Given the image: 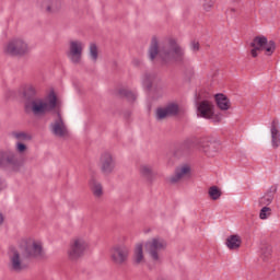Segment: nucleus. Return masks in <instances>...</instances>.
Instances as JSON below:
<instances>
[{
	"instance_id": "nucleus-38",
	"label": "nucleus",
	"mask_w": 280,
	"mask_h": 280,
	"mask_svg": "<svg viewBox=\"0 0 280 280\" xmlns=\"http://www.w3.org/2000/svg\"><path fill=\"white\" fill-rule=\"evenodd\" d=\"M190 48L192 51H200V43L196 39L190 42Z\"/></svg>"
},
{
	"instance_id": "nucleus-35",
	"label": "nucleus",
	"mask_w": 280,
	"mask_h": 280,
	"mask_svg": "<svg viewBox=\"0 0 280 280\" xmlns=\"http://www.w3.org/2000/svg\"><path fill=\"white\" fill-rule=\"evenodd\" d=\"M90 58L93 60V62H97L98 52H97V45L95 44L90 45Z\"/></svg>"
},
{
	"instance_id": "nucleus-21",
	"label": "nucleus",
	"mask_w": 280,
	"mask_h": 280,
	"mask_svg": "<svg viewBox=\"0 0 280 280\" xmlns=\"http://www.w3.org/2000/svg\"><path fill=\"white\" fill-rule=\"evenodd\" d=\"M275 194H277V187L272 186L265 194V196L259 199V205L261 207H268V205H272V200H275Z\"/></svg>"
},
{
	"instance_id": "nucleus-9",
	"label": "nucleus",
	"mask_w": 280,
	"mask_h": 280,
	"mask_svg": "<svg viewBox=\"0 0 280 280\" xmlns=\"http://www.w3.org/2000/svg\"><path fill=\"white\" fill-rule=\"evenodd\" d=\"M9 270L11 272H23L27 268V264L21 257V253L16 249H12L9 254Z\"/></svg>"
},
{
	"instance_id": "nucleus-43",
	"label": "nucleus",
	"mask_w": 280,
	"mask_h": 280,
	"mask_svg": "<svg viewBox=\"0 0 280 280\" xmlns=\"http://www.w3.org/2000/svg\"><path fill=\"white\" fill-rule=\"evenodd\" d=\"M3 224V213L0 212V226Z\"/></svg>"
},
{
	"instance_id": "nucleus-23",
	"label": "nucleus",
	"mask_w": 280,
	"mask_h": 280,
	"mask_svg": "<svg viewBox=\"0 0 280 280\" xmlns=\"http://www.w3.org/2000/svg\"><path fill=\"white\" fill-rule=\"evenodd\" d=\"M143 261H145V257L143 256V244L139 243L133 250V264L135 266H139V264H143Z\"/></svg>"
},
{
	"instance_id": "nucleus-42",
	"label": "nucleus",
	"mask_w": 280,
	"mask_h": 280,
	"mask_svg": "<svg viewBox=\"0 0 280 280\" xmlns=\"http://www.w3.org/2000/svg\"><path fill=\"white\" fill-rule=\"evenodd\" d=\"M229 12L230 13L236 12V9L235 8H230V9H228L226 13L229 14Z\"/></svg>"
},
{
	"instance_id": "nucleus-29",
	"label": "nucleus",
	"mask_w": 280,
	"mask_h": 280,
	"mask_svg": "<svg viewBox=\"0 0 280 280\" xmlns=\"http://www.w3.org/2000/svg\"><path fill=\"white\" fill-rule=\"evenodd\" d=\"M60 0H48V4L46 7V11L49 13L58 12L61 8Z\"/></svg>"
},
{
	"instance_id": "nucleus-11",
	"label": "nucleus",
	"mask_w": 280,
	"mask_h": 280,
	"mask_svg": "<svg viewBox=\"0 0 280 280\" xmlns=\"http://www.w3.org/2000/svg\"><path fill=\"white\" fill-rule=\"evenodd\" d=\"M84 250H86V242L82 238H77L70 245V249L68 252L69 258L72 261H75L84 255Z\"/></svg>"
},
{
	"instance_id": "nucleus-39",
	"label": "nucleus",
	"mask_w": 280,
	"mask_h": 280,
	"mask_svg": "<svg viewBox=\"0 0 280 280\" xmlns=\"http://www.w3.org/2000/svg\"><path fill=\"white\" fill-rule=\"evenodd\" d=\"M203 9L206 10V12H211V0H206V2L203 3Z\"/></svg>"
},
{
	"instance_id": "nucleus-27",
	"label": "nucleus",
	"mask_w": 280,
	"mask_h": 280,
	"mask_svg": "<svg viewBox=\"0 0 280 280\" xmlns=\"http://www.w3.org/2000/svg\"><path fill=\"white\" fill-rule=\"evenodd\" d=\"M24 98L26 102H34L36 100V88L30 85L24 90Z\"/></svg>"
},
{
	"instance_id": "nucleus-4",
	"label": "nucleus",
	"mask_w": 280,
	"mask_h": 280,
	"mask_svg": "<svg viewBox=\"0 0 280 280\" xmlns=\"http://www.w3.org/2000/svg\"><path fill=\"white\" fill-rule=\"evenodd\" d=\"M23 163L19 160L16 152L12 150H0V170H12L19 172Z\"/></svg>"
},
{
	"instance_id": "nucleus-36",
	"label": "nucleus",
	"mask_w": 280,
	"mask_h": 280,
	"mask_svg": "<svg viewBox=\"0 0 280 280\" xmlns=\"http://www.w3.org/2000/svg\"><path fill=\"white\" fill-rule=\"evenodd\" d=\"M212 152L214 154H219V152H222V141L218 139L212 141Z\"/></svg>"
},
{
	"instance_id": "nucleus-6",
	"label": "nucleus",
	"mask_w": 280,
	"mask_h": 280,
	"mask_svg": "<svg viewBox=\"0 0 280 280\" xmlns=\"http://www.w3.org/2000/svg\"><path fill=\"white\" fill-rule=\"evenodd\" d=\"M28 49L30 48L27 47V43H25V40L21 38H13L7 44L4 51L9 56H25Z\"/></svg>"
},
{
	"instance_id": "nucleus-28",
	"label": "nucleus",
	"mask_w": 280,
	"mask_h": 280,
	"mask_svg": "<svg viewBox=\"0 0 280 280\" xmlns=\"http://www.w3.org/2000/svg\"><path fill=\"white\" fill-rule=\"evenodd\" d=\"M199 148H200L201 152H205V154H209L211 152L209 137H202L199 140Z\"/></svg>"
},
{
	"instance_id": "nucleus-18",
	"label": "nucleus",
	"mask_w": 280,
	"mask_h": 280,
	"mask_svg": "<svg viewBox=\"0 0 280 280\" xmlns=\"http://www.w3.org/2000/svg\"><path fill=\"white\" fill-rule=\"evenodd\" d=\"M198 117L211 119V103L208 101L201 102L197 107Z\"/></svg>"
},
{
	"instance_id": "nucleus-24",
	"label": "nucleus",
	"mask_w": 280,
	"mask_h": 280,
	"mask_svg": "<svg viewBox=\"0 0 280 280\" xmlns=\"http://www.w3.org/2000/svg\"><path fill=\"white\" fill-rule=\"evenodd\" d=\"M272 257V246L270 244H262L260 247V259L268 261Z\"/></svg>"
},
{
	"instance_id": "nucleus-26",
	"label": "nucleus",
	"mask_w": 280,
	"mask_h": 280,
	"mask_svg": "<svg viewBox=\"0 0 280 280\" xmlns=\"http://www.w3.org/2000/svg\"><path fill=\"white\" fill-rule=\"evenodd\" d=\"M90 187H91V190L92 192L94 194V196L96 198H100L102 196V194H104V190H103V187H102V184H100L97 180L95 179H91L90 180Z\"/></svg>"
},
{
	"instance_id": "nucleus-8",
	"label": "nucleus",
	"mask_w": 280,
	"mask_h": 280,
	"mask_svg": "<svg viewBox=\"0 0 280 280\" xmlns=\"http://www.w3.org/2000/svg\"><path fill=\"white\" fill-rule=\"evenodd\" d=\"M180 113V107L177 103H168L164 107H158L155 110V118L158 121H163L167 117H176Z\"/></svg>"
},
{
	"instance_id": "nucleus-45",
	"label": "nucleus",
	"mask_w": 280,
	"mask_h": 280,
	"mask_svg": "<svg viewBox=\"0 0 280 280\" xmlns=\"http://www.w3.org/2000/svg\"><path fill=\"white\" fill-rule=\"evenodd\" d=\"M232 3H240L241 0H231Z\"/></svg>"
},
{
	"instance_id": "nucleus-14",
	"label": "nucleus",
	"mask_w": 280,
	"mask_h": 280,
	"mask_svg": "<svg viewBox=\"0 0 280 280\" xmlns=\"http://www.w3.org/2000/svg\"><path fill=\"white\" fill-rule=\"evenodd\" d=\"M191 176V167L188 164H182L175 168V173L170 177L171 185L180 183L183 178H189Z\"/></svg>"
},
{
	"instance_id": "nucleus-37",
	"label": "nucleus",
	"mask_w": 280,
	"mask_h": 280,
	"mask_svg": "<svg viewBox=\"0 0 280 280\" xmlns=\"http://www.w3.org/2000/svg\"><path fill=\"white\" fill-rule=\"evenodd\" d=\"M15 150L16 152H19V154H23L24 152L27 151V145L23 142H18L15 145Z\"/></svg>"
},
{
	"instance_id": "nucleus-13",
	"label": "nucleus",
	"mask_w": 280,
	"mask_h": 280,
	"mask_svg": "<svg viewBox=\"0 0 280 280\" xmlns=\"http://www.w3.org/2000/svg\"><path fill=\"white\" fill-rule=\"evenodd\" d=\"M100 165L102 173L108 175L115 172L117 163L115 162V158H113V154H110L109 152H104L101 155Z\"/></svg>"
},
{
	"instance_id": "nucleus-1",
	"label": "nucleus",
	"mask_w": 280,
	"mask_h": 280,
	"mask_svg": "<svg viewBox=\"0 0 280 280\" xmlns=\"http://www.w3.org/2000/svg\"><path fill=\"white\" fill-rule=\"evenodd\" d=\"M156 56L162 65H171V62L185 65V49L174 38H170L168 43L159 50V39L152 37L149 47V58L151 61H154Z\"/></svg>"
},
{
	"instance_id": "nucleus-41",
	"label": "nucleus",
	"mask_w": 280,
	"mask_h": 280,
	"mask_svg": "<svg viewBox=\"0 0 280 280\" xmlns=\"http://www.w3.org/2000/svg\"><path fill=\"white\" fill-rule=\"evenodd\" d=\"M132 65H133L135 67H139V66L141 65V60H139V59H133V60H132Z\"/></svg>"
},
{
	"instance_id": "nucleus-44",
	"label": "nucleus",
	"mask_w": 280,
	"mask_h": 280,
	"mask_svg": "<svg viewBox=\"0 0 280 280\" xmlns=\"http://www.w3.org/2000/svg\"><path fill=\"white\" fill-rule=\"evenodd\" d=\"M208 196L211 197V187L208 188Z\"/></svg>"
},
{
	"instance_id": "nucleus-12",
	"label": "nucleus",
	"mask_w": 280,
	"mask_h": 280,
	"mask_svg": "<svg viewBox=\"0 0 280 280\" xmlns=\"http://www.w3.org/2000/svg\"><path fill=\"white\" fill-rule=\"evenodd\" d=\"M84 49V45L80 40H71L70 48L68 52V57L70 58L73 65H80L82 60V51Z\"/></svg>"
},
{
	"instance_id": "nucleus-3",
	"label": "nucleus",
	"mask_w": 280,
	"mask_h": 280,
	"mask_svg": "<svg viewBox=\"0 0 280 280\" xmlns=\"http://www.w3.org/2000/svg\"><path fill=\"white\" fill-rule=\"evenodd\" d=\"M253 49L250 50L252 57L257 58V51H264L266 56H271L275 54V49H277V44L275 40H269L266 36H256L249 44Z\"/></svg>"
},
{
	"instance_id": "nucleus-32",
	"label": "nucleus",
	"mask_w": 280,
	"mask_h": 280,
	"mask_svg": "<svg viewBox=\"0 0 280 280\" xmlns=\"http://www.w3.org/2000/svg\"><path fill=\"white\" fill-rule=\"evenodd\" d=\"M12 136L18 139V141H32V136L27 135L24 131L16 132L14 131Z\"/></svg>"
},
{
	"instance_id": "nucleus-17",
	"label": "nucleus",
	"mask_w": 280,
	"mask_h": 280,
	"mask_svg": "<svg viewBox=\"0 0 280 280\" xmlns=\"http://www.w3.org/2000/svg\"><path fill=\"white\" fill-rule=\"evenodd\" d=\"M214 102L219 110H230L231 100L224 93L214 94Z\"/></svg>"
},
{
	"instance_id": "nucleus-22",
	"label": "nucleus",
	"mask_w": 280,
	"mask_h": 280,
	"mask_svg": "<svg viewBox=\"0 0 280 280\" xmlns=\"http://www.w3.org/2000/svg\"><path fill=\"white\" fill-rule=\"evenodd\" d=\"M156 82V74L154 73H144L142 75V86L145 91H152L153 84Z\"/></svg>"
},
{
	"instance_id": "nucleus-2",
	"label": "nucleus",
	"mask_w": 280,
	"mask_h": 280,
	"mask_svg": "<svg viewBox=\"0 0 280 280\" xmlns=\"http://www.w3.org/2000/svg\"><path fill=\"white\" fill-rule=\"evenodd\" d=\"M56 106H58V96L54 91L48 94V102L43 98H36L25 103L26 110H32L36 117L51 113V110L56 109Z\"/></svg>"
},
{
	"instance_id": "nucleus-31",
	"label": "nucleus",
	"mask_w": 280,
	"mask_h": 280,
	"mask_svg": "<svg viewBox=\"0 0 280 280\" xmlns=\"http://www.w3.org/2000/svg\"><path fill=\"white\" fill-rule=\"evenodd\" d=\"M222 119H224V115L222 114V112H215V107L212 105L211 106V121H213V124H220V121H222Z\"/></svg>"
},
{
	"instance_id": "nucleus-33",
	"label": "nucleus",
	"mask_w": 280,
	"mask_h": 280,
	"mask_svg": "<svg viewBox=\"0 0 280 280\" xmlns=\"http://www.w3.org/2000/svg\"><path fill=\"white\" fill-rule=\"evenodd\" d=\"M270 215H272V209H270L267 206L262 207L260 210V213H259L260 220H268V218H270Z\"/></svg>"
},
{
	"instance_id": "nucleus-20",
	"label": "nucleus",
	"mask_w": 280,
	"mask_h": 280,
	"mask_svg": "<svg viewBox=\"0 0 280 280\" xmlns=\"http://www.w3.org/2000/svg\"><path fill=\"white\" fill-rule=\"evenodd\" d=\"M194 141L186 140L175 150V156H185L186 154H189V152L194 150Z\"/></svg>"
},
{
	"instance_id": "nucleus-7",
	"label": "nucleus",
	"mask_w": 280,
	"mask_h": 280,
	"mask_svg": "<svg viewBox=\"0 0 280 280\" xmlns=\"http://www.w3.org/2000/svg\"><path fill=\"white\" fill-rule=\"evenodd\" d=\"M110 253L112 261H114L116 266H124L130 256V248L126 245H116L112 248Z\"/></svg>"
},
{
	"instance_id": "nucleus-5",
	"label": "nucleus",
	"mask_w": 280,
	"mask_h": 280,
	"mask_svg": "<svg viewBox=\"0 0 280 280\" xmlns=\"http://www.w3.org/2000/svg\"><path fill=\"white\" fill-rule=\"evenodd\" d=\"M144 248L153 261H159L161 259L159 254L167 248V242L161 237H154L144 244Z\"/></svg>"
},
{
	"instance_id": "nucleus-10",
	"label": "nucleus",
	"mask_w": 280,
	"mask_h": 280,
	"mask_svg": "<svg viewBox=\"0 0 280 280\" xmlns=\"http://www.w3.org/2000/svg\"><path fill=\"white\" fill-rule=\"evenodd\" d=\"M24 257H26V259H45L43 245L36 241L27 244L24 249Z\"/></svg>"
},
{
	"instance_id": "nucleus-16",
	"label": "nucleus",
	"mask_w": 280,
	"mask_h": 280,
	"mask_svg": "<svg viewBox=\"0 0 280 280\" xmlns=\"http://www.w3.org/2000/svg\"><path fill=\"white\" fill-rule=\"evenodd\" d=\"M271 145L275 150L280 145V130H279V120L273 119L271 122Z\"/></svg>"
},
{
	"instance_id": "nucleus-40",
	"label": "nucleus",
	"mask_w": 280,
	"mask_h": 280,
	"mask_svg": "<svg viewBox=\"0 0 280 280\" xmlns=\"http://www.w3.org/2000/svg\"><path fill=\"white\" fill-rule=\"evenodd\" d=\"M8 187V184L5 183V179L0 178V191H3Z\"/></svg>"
},
{
	"instance_id": "nucleus-25",
	"label": "nucleus",
	"mask_w": 280,
	"mask_h": 280,
	"mask_svg": "<svg viewBox=\"0 0 280 280\" xmlns=\"http://www.w3.org/2000/svg\"><path fill=\"white\" fill-rule=\"evenodd\" d=\"M140 174L143 178H145L149 183L154 180V173L152 172V166L142 165L140 167Z\"/></svg>"
},
{
	"instance_id": "nucleus-34",
	"label": "nucleus",
	"mask_w": 280,
	"mask_h": 280,
	"mask_svg": "<svg viewBox=\"0 0 280 280\" xmlns=\"http://www.w3.org/2000/svg\"><path fill=\"white\" fill-rule=\"evenodd\" d=\"M222 190L218 186H211V200H220Z\"/></svg>"
},
{
	"instance_id": "nucleus-15",
	"label": "nucleus",
	"mask_w": 280,
	"mask_h": 280,
	"mask_svg": "<svg viewBox=\"0 0 280 280\" xmlns=\"http://www.w3.org/2000/svg\"><path fill=\"white\" fill-rule=\"evenodd\" d=\"M57 115H58V119L50 125L51 132L56 137H65V135H67V126H65V121L62 120V116L60 115V112H58Z\"/></svg>"
},
{
	"instance_id": "nucleus-30",
	"label": "nucleus",
	"mask_w": 280,
	"mask_h": 280,
	"mask_svg": "<svg viewBox=\"0 0 280 280\" xmlns=\"http://www.w3.org/2000/svg\"><path fill=\"white\" fill-rule=\"evenodd\" d=\"M119 95H121V97H126L128 102H135L137 100V93L130 90L121 89L119 90Z\"/></svg>"
},
{
	"instance_id": "nucleus-19",
	"label": "nucleus",
	"mask_w": 280,
	"mask_h": 280,
	"mask_svg": "<svg viewBox=\"0 0 280 280\" xmlns=\"http://www.w3.org/2000/svg\"><path fill=\"white\" fill-rule=\"evenodd\" d=\"M225 245L230 250H238V248L242 246V236L237 234L228 236L225 240Z\"/></svg>"
},
{
	"instance_id": "nucleus-46",
	"label": "nucleus",
	"mask_w": 280,
	"mask_h": 280,
	"mask_svg": "<svg viewBox=\"0 0 280 280\" xmlns=\"http://www.w3.org/2000/svg\"><path fill=\"white\" fill-rule=\"evenodd\" d=\"M218 73V70H215V72L213 73V75H215Z\"/></svg>"
}]
</instances>
